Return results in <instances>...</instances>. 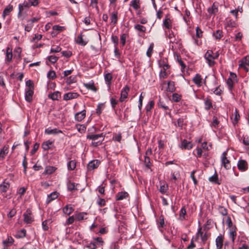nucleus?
Listing matches in <instances>:
<instances>
[{
  "mask_svg": "<svg viewBox=\"0 0 249 249\" xmlns=\"http://www.w3.org/2000/svg\"><path fill=\"white\" fill-rule=\"evenodd\" d=\"M53 29L54 31H56L59 32L65 30V27L64 26H61L58 25H55L53 27Z\"/></svg>",
  "mask_w": 249,
  "mask_h": 249,
  "instance_id": "bf43d9fd",
  "label": "nucleus"
},
{
  "mask_svg": "<svg viewBox=\"0 0 249 249\" xmlns=\"http://www.w3.org/2000/svg\"><path fill=\"white\" fill-rule=\"evenodd\" d=\"M30 5L28 1H24V2L22 4H19L18 5V17L21 16V13L23 11L24 8H29L30 7Z\"/></svg>",
  "mask_w": 249,
  "mask_h": 249,
  "instance_id": "f8f14e48",
  "label": "nucleus"
},
{
  "mask_svg": "<svg viewBox=\"0 0 249 249\" xmlns=\"http://www.w3.org/2000/svg\"><path fill=\"white\" fill-rule=\"evenodd\" d=\"M86 113V111L85 110L77 112L75 115V120L78 122H81L85 118Z\"/></svg>",
  "mask_w": 249,
  "mask_h": 249,
  "instance_id": "dca6fc26",
  "label": "nucleus"
},
{
  "mask_svg": "<svg viewBox=\"0 0 249 249\" xmlns=\"http://www.w3.org/2000/svg\"><path fill=\"white\" fill-rule=\"evenodd\" d=\"M104 107L105 106L103 104H99L98 105L96 109V113L98 116H99L101 114L102 110L104 108Z\"/></svg>",
  "mask_w": 249,
  "mask_h": 249,
  "instance_id": "37998d69",
  "label": "nucleus"
},
{
  "mask_svg": "<svg viewBox=\"0 0 249 249\" xmlns=\"http://www.w3.org/2000/svg\"><path fill=\"white\" fill-rule=\"evenodd\" d=\"M74 211V208L71 205H67L63 209V213L68 215H70Z\"/></svg>",
  "mask_w": 249,
  "mask_h": 249,
  "instance_id": "393cba45",
  "label": "nucleus"
},
{
  "mask_svg": "<svg viewBox=\"0 0 249 249\" xmlns=\"http://www.w3.org/2000/svg\"><path fill=\"white\" fill-rule=\"evenodd\" d=\"M110 24L115 25L117 24L118 21V12L114 11L111 14L110 16Z\"/></svg>",
  "mask_w": 249,
  "mask_h": 249,
  "instance_id": "5701e85b",
  "label": "nucleus"
},
{
  "mask_svg": "<svg viewBox=\"0 0 249 249\" xmlns=\"http://www.w3.org/2000/svg\"><path fill=\"white\" fill-rule=\"evenodd\" d=\"M53 144V142L48 140L44 142L42 144V147L44 150H48L50 149V146Z\"/></svg>",
  "mask_w": 249,
  "mask_h": 249,
  "instance_id": "473e14b6",
  "label": "nucleus"
},
{
  "mask_svg": "<svg viewBox=\"0 0 249 249\" xmlns=\"http://www.w3.org/2000/svg\"><path fill=\"white\" fill-rule=\"evenodd\" d=\"M78 96V94L76 92H69L64 95L63 99L64 100L67 101L76 98Z\"/></svg>",
  "mask_w": 249,
  "mask_h": 249,
  "instance_id": "2eb2a0df",
  "label": "nucleus"
},
{
  "mask_svg": "<svg viewBox=\"0 0 249 249\" xmlns=\"http://www.w3.org/2000/svg\"><path fill=\"white\" fill-rule=\"evenodd\" d=\"M237 168L241 172H245L248 168V162L244 160L240 159L237 163Z\"/></svg>",
  "mask_w": 249,
  "mask_h": 249,
  "instance_id": "20e7f679",
  "label": "nucleus"
},
{
  "mask_svg": "<svg viewBox=\"0 0 249 249\" xmlns=\"http://www.w3.org/2000/svg\"><path fill=\"white\" fill-rule=\"evenodd\" d=\"M159 107L162 108L166 111V113L170 115V110L169 109L168 106L166 105V103L163 101L160 100L158 103Z\"/></svg>",
  "mask_w": 249,
  "mask_h": 249,
  "instance_id": "6ab92c4d",
  "label": "nucleus"
},
{
  "mask_svg": "<svg viewBox=\"0 0 249 249\" xmlns=\"http://www.w3.org/2000/svg\"><path fill=\"white\" fill-rule=\"evenodd\" d=\"M87 139L91 140L92 141L91 145L93 146L97 147L102 144V142L104 140V136L103 133L88 135Z\"/></svg>",
  "mask_w": 249,
  "mask_h": 249,
  "instance_id": "f257e3e1",
  "label": "nucleus"
},
{
  "mask_svg": "<svg viewBox=\"0 0 249 249\" xmlns=\"http://www.w3.org/2000/svg\"><path fill=\"white\" fill-rule=\"evenodd\" d=\"M13 10V7L11 5H9L5 8L3 11L2 17L5 18V17L8 15Z\"/></svg>",
  "mask_w": 249,
  "mask_h": 249,
  "instance_id": "c85d7f7f",
  "label": "nucleus"
},
{
  "mask_svg": "<svg viewBox=\"0 0 249 249\" xmlns=\"http://www.w3.org/2000/svg\"><path fill=\"white\" fill-rule=\"evenodd\" d=\"M167 85V87L165 89L166 91L173 92L175 91L176 88L175 86V82L173 81H168L166 83V81H163L162 83V85Z\"/></svg>",
  "mask_w": 249,
  "mask_h": 249,
  "instance_id": "6e6552de",
  "label": "nucleus"
},
{
  "mask_svg": "<svg viewBox=\"0 0 249 249\" xmlns=\"http://www.w3.org/2000/svg\"><path fill=\"white\" fill-rule=\"evenodd\" d=\"M122 139V134L121 133H116L113 134V140L115 141L120 142Z\"/></svg>",
  "mask_w": 249,
  "mask_h": 249,
  "instance_id": "de8ad7c7",
  "label": "nucleus"
},
{
  "mask_svg": "<svg viewBox=\"0 0 249 249\" xmlns=\"http://www.w3.org/2000/svg\"><path fill=\"white\" fill-rule=\"evenodd\" d=\"M100 161L97 160H94L90 161L88 164L89 170H92L96 169L100 165Z\"/></svg>",
  "mask_w": 249,
  "mask_h": 249,
  "instance_id": "9d476101",
  "label": "nucleus"
},
{
  "mask_svg": "<svg viewBox=\"0 0 249 249\" xmlns=\"http://www.w3.org/2000/svg\"><path fill=\"white\" fill-rule=\"evenodd\" d=\"M47 77L49 78L53 79L56 78V75L55 72L53 71H50L47 73Z\"/></svg>",
  "mask_w": 249,
  "mask_h": 249,
  "instance_id": "4d7b16f0",
  "label": "nucleus"
},
{
  "mask_svg": "<svg viewBox=\"0 0 249 249\" xmlns=\"http://www.w3.org/2000/svg\"><path fill=\"white\" fill-rule=\"evenodd\" d=\"M58 196V193L56 192H53L49 195L46 200V203L49 204L53 200L55 199Z\"/></svg>",
  "mask_w": 249,
  "mask_h": 249,
  "instance_id": "aec40b11",
  "label": "nucleus"
},
{
  "mask_svg": "<svg viewBox=\"0 0 249 249\" xmlns=\"http://www.w3.org/2000/svg\"><path fill=\"white\" fill-rule=\"evenodd\" d=\"M128 196V194L126 192H119L116 195V200H121L127 198Z\"/></svg>",
  "mask_w": 249,
  "mask_h": 249,
  "instance_id": "cd10ccee",
  "label": "nucleus"
},
{
  "mask_svg": "<svg viewBox=\"0 0 249 249\" xmlns=\"http://www.w3.org/2000/svg\"><path fill=\"white\" fill-rule=\"evenodd\" d=\"M87 215V213L85 212H80L77 213H76L75 215V219L77 221H81L84 220L85 219H87L85 218V215Z\"/></svg>",
  "mask_w": 249,
  "mask_h": 249,
  "instance_id": "c756f323",
  "label": "nucleus"
},
{
  "mask_svg": "<svg viewBox=\"0 0 249 249\" xmlns=\"http://www.w3.org/2000/svg\"><path fill=\"white\" fill-rule=\"evenodd\" d=\"M33 89H26L25 93V99L26 101L29 103H30L33 100Z\"/></svg>",
  "mask_w": 249,
  "mask_h": 249,
  "instance_id": "0eeeda50",
  "label": "nucleus"
},
{
  "mask_svg": "<svg viewBox=\"0 0 249 249\" xmlns=\"http://www.w3.org/2000/svg\"><path fill=\"white\" fill-rule=\"evenodd\" d=\"M68 168L70 170H73L76 167V162L74 160L70 161L67 164Z\"/></svg>",
  "mask_w": 249,
  "mask_h": 249,
  "instance_id": "a19ab883",
  "label": "nucleus"
},
{
  "mask_svg": "<svg viewBox=\"0 0 249 249\" xmlns=\"http://www.w3.org/2000/svg\"><path fill=\"white\" fill-rule=\"evenodd\" d=\"M193 81L198 87H201L202 85L203 79L201 76L199 74H196L193 78Z\"/></svg>",
  "mask_w": 249,
  "mask_h": 249,
  "instance_id": "ddd939ff",
  "label": "nucleus"
},
{
  "mask_svg": "<svg viewBox=\"0 0 249 249\" xmlns=\"http://www.w3.org/2000/svg\"><path fill=\"white\" fill-rule=\"evenodd\" d=\"M84 85L88 89L91 90L94 92H96L97 90L95 87L94 82L92 81L87 83H84Z\"/></svg>",
  "mask_w": 249,
  "mask_h": 249,
  "instance_id": "a878e982",
  "label": "nucleus"
},
{
  "mask_svg": "<svg viewBox=\"0 0 249 249\" xmlns=\"http://www.w3.org/2000/svg\"><path fill=\"white\" fill-rule=\"evenodd\" d=\"M8 146H4L0 150V160H3L8 153Z\"/></svg>",
  "mask_w": 249,
  "mask_h": 249,
  "instance_id": "412c9836",
  "label": "nucleus"
},
{
  "mask_svg": "<svg viewBox=\"0 0 249 249\" xmlns=\"http://www.w3.org/2000/svg\"><path fill=\"white\" fill-rule=\"evenodd\" d=\"M205 108L206 110H208L212 107V100L208 98L205 99Z\"/></svg>",
  "mask_w": 249,
  "mask_h": 249,
  "instance_id": "2f4dec72",
  "label": "nucleus"
},
{
  "mask_svg": "<svg viewBox=\"0 0 249 249\" xmlns=\"http://www.w3.org/2000/svg\"><path fill=\"white\" fill-rule=\"evenodd\" d=\"M163 25L167 29H170L172 27L171 20L168 18H166L163 21Z\"/></svg>",
  "mask_w": 249,
  "mask_h": 249,
  "instance_id": "79ce46f5",
  "label": "nucleus"
},
{
  "mask_svg": "<svg viewBox=\"0 0 249 249\" xmlns=\"http://www.w3.org/2000/svg\"><path fill=\"white\" fill-rule=\"evenodd\" d=\"M26 86L27 87L26 89H34V83L31 80H28L26 82Z\"/></svg>",
  "mask_w": 249,
  "mask_h": 249,
  "instance_id": "0e129e2a",
  "label": "nucleus"
},
{
  "mask_svg": "<svg viewBox=\"0 0 249 249\" xmlns=\"http://www.w3.org/2000/svg\"><path fill=\"white\" fill-rule=\"evenodd\" d=\"M154 104L155 103L154 101L151 100L149 101L145 107L146 112L150 111L151 109L154 107Z\"/></svg>",
  "mask_w": 249,
  "mask_h": 249,
  "instance_id": "49530a36",
  "label": "nucleus"
},
{
  "mask_svg": "<svg viewBox=\"0 0 249 249\" xmlns=\"http://www.w3.org/2000/svg\"><path fill=\"white\" fill-rule=\"evenodd\" d=\"M154 48V44L153 43H151L147 52L146 55L148 57H150L153 50Z\"/></svg>",
  "mask_w": 249,
  "mask_h": 249,
  "instance_id": "603ef678",
  "label": "nucleus"
},
{
  "mask_svg": "<svg viewBox=\"0 0 249 249\" xmlns=\"http://www.w3.org/2000/svg\"><path fill=\"white\" fill-rule=\"evenodd\" d=\"M45 133L48 135L57 134L62 133V131L57 128L51 129L50 128H48L45 130Z\"/></svg>",
  "mask_w": 249,
  "mask_h": 249,
  "instance_id": "a211bd4d",
  "label": "nucleus"
},
{
  "mask_svg": "<svg viewBox=\"0 0 249 249\" xmlns=\"http://www.w3.org/2000/svg\"><path fill=\"white\" fill-rule=\"evenodd\" d=\"M26 231L23 229L21 230L17 231L16 234L15 235V237L18 238H20L24 237L26 236Z\"/></svg>",
  "mask_w": 249,
  "mask_h": 249,
  "instance_id": "72a5a7b5",
  "label": "nucleus"
},
{
  "mask_svg": "<svg viewBox=\"0 0 249 249\" xmlns=\"http://www.w3.org/2000/svg\"><path fill=\"white\" fill-rule=\"evenodd\" d=\"M31 6L36 7L38 5L39 1L38 0H28Z\"/></svg>",
  "mask_w": 249,
  "mask_h": 249,
  "instance_id": "338daca9",
  "label": "nucleus"
},
{
  "mask_svg": "<svg viewBox=\"0 0 249 249\" xmlns=\"http://www.w3.org/2000/svg\"><path fill=\"white\" fill-rule=\"evenodd\" d=\"M213 36L216 39H220L223 36L222 31L220 30H217L216 32H213Z\"/></svg>",
  "mask_w": 249,
  "mask_h": 249,
  "instance_id": "58836bf2",
  "label": "nucleus"
},
{
  "mask_svg": "<svg viewBox=\"0 0 249 249\" xmlns=\"http://www.w3.org/2000/svg\"><path fill=\"white\" fill-rule=\"evenodd\" d=\"M76 82L75 77L74 76H71L68 77L66 80V83L68 85H70L73 83Z\"/></svg>",
  "mask_w": 249,
  "mask_h": 249,
  "instance_id": "13d9d810",
  "label": "nucleus"
},
{
  "mask_svg": "<svg viewBox=\"0 0 249 249\" xmlns=\"http://www.w3.org/2000/svg\"><path fill=\"white\" fill-rule=\"evenodd\" d=\"M213 52L212 51L208 50L204 55V57L210 66H212L214 64V60L215 57L213 55Z\"/></svg>",
  "mask_w": 249,
  "mask_h": 249,
  "instance_id": "f03ea898",
  "label": "nucleus"
},
{
  "mask_svg": "<svg viewBox=\"0 0 249 249\" xmlns=\"http://www.w3.org/2000/svg\"><path fill=\"white\" fill-rule=\"evenodd\" d=\"M129 88L127 86H125L121 90V97L119 101L123 102L126 98H127L128 93L129 91Z\"/></svg>",
  "mask_w": 249,
  "mask_h": 249,
  "instance_id": "423d86ee",
  "label": "nucleus"
},
{
  "mask_svg": "<svg viewBox=\"0 0 249 249\" xmlns=\"http://www.w3.org/2000/svg\"><path fill=\"white\" fill-rule=\"evenodd\" d=\"M32 212L31 210L27 209L23 214L24 221L28 224L31 223L33 221V218L31 216Z\"/></svg>",
  "mask_w": 249,
  "mask_h": 249,
  "instance_id": "39448f33",
  "label": "nucleus"
},
{
  "mask_svg": "<svg viewBox=\"0 0 249 249\" xmlns=\"http://www.w3.org/2000/svg\"><path fill=\"white\" fill-rule=\"evenodd\" d=\"M172 100L174 102H179L181 100V95L176 93H173L172 97Z\"/></svg>",
  "mask_w": 249,
  "mask_h": 249,
  "instance_id": "3c124183",
  "label": "nucleus"
},
{
  "mask_svg": "<svg viewBox=\"0 0 249 249\" xmlns=\"http://www.w3.org/2000/svg\"><path fill=\"white\" fill-rule=\"evenodd\" d=\"M224 237L222 234L218 235L215 239V244L217 249H221L223 246Z\"/></svg>",
  "mask_w": 249,
  "mask_h": 249,
  "instance_id": "1a4fd4ad",
  "label": "nucleus"
},
{
  "mask_svg": "<svg viewBox=\"0 0 249 249\" xmlns=\"http://www.w3.org/2000/svg\"><path fill=\"white\" fill-rule=\"evenodd\" d=\"M186 214V209L184 207H183L179 213V218L181 220H183L185 219V215Z\"/></svg>",
  "mask_w": 249,
  "mask_h": 249,
  "instance_id": "4c0bfd02",
  "label": "nucleus"
},
{
  "mask_svg": "<svg viewBox=\"0 0 249 249\" xmlns=\"http://www.w3.org/2000/svg\"><path fill=\"white\" fill-rule=\"evenodd\" d=\"M209 236V234L207 232L204 233V234L201 236V239L202 242L204 244Z\"/></svg>",
  "mask_w": 249,
  "mask_h": 249,
  "instance_id": "774afa93",
  "label": "nucleus"
},
{
  "mask_svg": "<svg viewBox=\"0 0 249 249\" xmlns=\"http://www.w3.org/2000/svg\"><path fill=\"white\" fill-rule=\"evenodd\" d=\"M97 204L99 207H102L105 206L106 201L104 198L99 197L97 201Z\"/></svg>",
  "mask_w": 249,
  "mask_h": 249,
  "instance_id": "6e6d98bb",
  "label": "nucleus"
},
{
  "mask_svg": "<svg viewBox=\"0 0 249 249\" xmlns=\"http://www.w3.org/2000/svg\"><path fill=\"white\" fill-rule=\"evenodd\" d=\"M48 59L51 63L54 64L58 60V57L53 55L49 56L48 57Z\"/></svg>",
  "mask_w": 249,
  "mask_h": 249,
  "instance_id": "864d4df0",
  "label": "nucleus"
},
{
  "mask_svg": "<svg viewBox=\"0 0 249 249\" xmlns=\"http://www.w3.org/2000/svg\"><path fill=\"white\" fill-rule=\"evenodd\" d=\"M128 37V34H123L120 37L121 42L123 46H124L125 44L126 38Z\"/></svg>",
  "mask_w": 249,
  "mask_h": 249,
  "instance_id": "a18cd8bd",
  "label": "nucleus"
},
{
  "mask_svg": "<svg viewBox=\"0 0 249 249\" xmlns=\"http://www.w3.org/2000/svg\"><path fill=\"white\" fill-rule=\"evenodd\" d=\"M227 155V152H224L223 153L222 155V158H221V161H222V164L224 166V167L228 170L230 169L231 168V165L230 164V160L227 159L226 156Z\"/></svg>",
  "mask_w": 249,
  "mask_h": 249,
  "instance_id": "7ed1b4c3",
  "label": "nucleus"
},
{
  "mask_svg": "<svg viewBox=\"0 0 249 249\" xmlns=\"http://www.w3.org/2000/svg\"><path fill=\"white\" fill-rule=\"evenodd\" d=\"M196 36L198 38H200L202 36L203 32L199 27H197L196 29Z\"/></svg>",
  "mask_w": 249,
  "mask_h": 249,
  "instance_id": "e2e57ef3",
  "label": "nucleus"
},
{
  "mask_svg": "<svg viewBox=\"0 0 249 249\" xmlns=\"http://www.w3.org/2000/svg\"><path fill=\"white\" fill-rule=\"evenodd\" d=\"M219 123V122L217 120V118L215 116H213V118L212 126L215 128L217 127V126Z\"/></svg>",
  "mask_w": 249,
  "mask_h": 249,
  "instance_id": "052dcab7",
  "label": "nucleus"
},
{
  "mask_svg": "<svg viewBox=\"0 0 249 249\" xmlns=\"http://www.w3.org/2000/svg\"><path fill=\"white\" fill-rule=\"evenodd\" d=\"M134 29L139 33H145L146 32V27L140 24H136L134 26Z\"/></svg>",
  "mask_w": 249,
  "mask_h": 249,
  "instance_id": "f704fd0d",
  "label": "nucleus"
},
{
  "mask_svg": "<svg viewBox=\"0 0 249 249\" xmlns=\"http://www.w3.org/2000/svg\"><path fill=\"white\" fill-rule=\"evenodd\" d=\"M112 79V76L111 73H107L105 75V80L107 85L109 86L111 84V81Z\"/></svg>",
  "mask_w": 249,
  "mask_h": 249,
  "instance_id": "ea45409f",
  "label": "nucleus"
},
{
  "mask_svg": "<svg viewBox=\"0 0 249 249\" xmlns=\"http://www.w3.org/2000/svg\"><path fill=\"white\" fill-rule=\"evenodd\" d=\"M74 221V216H71L69 217L65 222V225H69L72 224Z\"/></svg>",
  "mask_w": 249,
  "mask_h": 249,
  "instance_id": "69168bd1",
  "label": "nucleus"
},
{
  "mask_svg": "<svg viewBox=\"0 0 249 249\" xmlns=\"http://www.w3.org/2000/svg\"><path fill=\"white\" fill-rule=\"evenodd\" d=\"M48 97L53 100H58L61 97V93L58 91H55L53 93L50 94Z\"/></svg>",
  "mask_w": 249,
  "mask_h": 249,
  "instance_id": "bb28decb",
  "label": "nucleus"
},
{
  "mask_svg": "<svg viewBox=\"0 0 249 249\" xmlns=\"http://www.w3.org/2000/svg\"><path fill=\"white\" fill-rule=\"evenodd\" d=\"M76 127L78 131L81 133H84L86 129V126L83 124H77L76 125Z\"/></svg>",
  "mask_w": 249,
  "mask_h": 249,
  "instance_id": "09e8293b",
  "label": "nucleus"
},
{
  "mask_svg": "<svg viewBox=\"0 0 249 249\" xmlns=\"http://www.w3.org/2000/svg\"><path fill=\"white\" fill-rule=\"evenodd\" d=\"M168 64L167 60L166 58H165V59H161L159 61V65L160 68H161Z\"/></svg>",
  "mask_w": 249,
  "mask_h": 249,
  "instance_id": "680f3d73",
  "label": "nucleus"
},
{
  "mask_svg": "<svg viewBox=\"0 0 249 249\" xmlns=\"http://www.w3.org/2000/svg\"><path fill=\"white\" fill-rule=\"evenodd\" d=\"M10 187V184L5 180L3 182L0 184V193H6Z\"/></svg>",
  "mask_w": 249,
  "mask_h": 249,
  "instance_id": "f3484780",
  "label": "nucleus"
},
{
  "mask_svg": "<svg viewBox=\"0 0 249 249\" xmlns=\"http://www.w3.org/2000/svg\"><path fill=\"white\" fill-rule=\"evenodd\" d=\"M56 170V168L53 166H48L46 167L45 170L43 173L44 175L51 174L54 172Z\"/></svg>",
  "mask_w": 249,
  "mask_h": 249,
  "instance_id": "7c9ffc66",
  "label": "nucleus"
},
{
  "mask_svg": "<svg viewBox=\"0 0 249 249\" xmlns=\"http://www.w3.org/2000/svg\"><path fill=\"white\" fill-rule=\"evenodd\" d=\"M193 146V144L191 142H189L186 140H183L181 142V148L184 149H191Z\"/></svg>",
  "mask_w": 249,
  "mask_h": 249,
  "instance_id": "4468645a",
  "label": "nucleus"
},
{
  "mask_svg": "<svg viewBox=\"0 0 249 249\" xmlns=\"http://www.w3.org/2000/svg\"><path fill=\"white\" fill-rule=\"evenodd\" d=\"M76 42L82 46H85L87 44V42L84 41L82 35L78 36Z\"/></svg>",
  "mask_w": 249,
  "mask_h": 249,
  "instance_id": "c03bdc74",
  "label": "nucleus"
},
{
  "mask_svg": "<svg viewBox=\"0 0 249 249\" xmlns=\"http://www.w3.org/2000/svg\"><path fill=\"white\" fill-rule=\"evenodd\" d=\"M13 58L12 49L9 47H7L6 51L5 62L9 63L12 61Z\"/></svg>",
  "mask_w": 249,
  "mask_h": 249,
  "instance_id": "9b49d317",
  "label": "nucleus"
},
{
  "mask_svg": "<svg viewBox=\"0 0 249 249\" xmlns=\"http://www.w3.org/2000/svg\"><path fill=\"white\" fill-rule=\"evenodd\" d=\"M14 242L13 238L11 237H8L7 239L3 241V244L4 246H9L13 244Z\"/></svg>",
  "mask_w": 249,
  "mask_h": 249,
  "instance_id": "e433bc0d",
  "label": "nucleus"
},
{
  "mask_svg": "<svg viewBox=\"0 0 249 249\" xmlns=\"http://www.w3.org/2000/svg\"><path fill=\"white\" fill-rule=\"evenodd\" d=\"M129 5L132 6L135 10H138L140 8L141 1L140 0H132L131 1Z\"/></svg>",
  "mask_w": 249,
  "mask_h": 249,
  "instance_id": "b1692460",
  "label": "nucleus"
},
{
  "mask_svg": "<svg viewBox=\"0 0 249 249\" xmlns=\"http://www.w3.org/2000/svg\"><path fill=\"white\" fill-rule=\"evenodd\" d=\"M209 15H215L218 11V6L215 5V2L213 4L211 7H210L207 10Z\"/></svg>",
  "mask_w": 249,
  "mask_h": 249,
  "instance_id": "4be33fe9",
  "label": "nucleus"
},
{
  "mask_svg": "<svg viewBox=\"0 0 249 249\" xmlns=\"http://www.w3.org/2000/svg\"><path fill=\"white\" fill-rule=\"evenodd\" d=\"M218 211L219 212L223 215H227V210L225 207L219 206L218 207Z\"/></svg>",
  "mask_w": 249,
  "mask_h": 249,
  "instance_id": "5fc2aeb1",
  "label": "nucleus"
},
{
  "mask_svg": "<svg viewBox=\"0 0 249 249\" xmlns=\"http://www.w3.org/2000/svg\"><path fill=\"white\" fill-rule=\"evenodd\" d=\"M209 180L212 182H213L217 184H220V182L218 181V176L216 174L209 178Z\"/></svg>",
  "mask_w": 249,
  "mask_h": 249,
  "instance_id": "c9c22d12",
  "label": "nucleus"
},
{
  "mask_svg": "<svg viewBox=\"0 0 249 249\" xmlns=\"http://www.w3.org/2000/svg\"><path fill=\"white\" fill-rule=\"evenodd\" d=\"M144 163L145 165V166L148 168H150L151 166V163L150 162V159L148 156H144Z\"/></svg>",
  "mask_w": 249,
  "mask_h": 249,
  "instance_id": "8fccbe9b",
  "label": "nucleus"
}]
</instances>
